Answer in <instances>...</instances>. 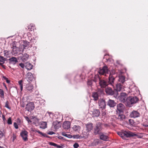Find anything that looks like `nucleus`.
<instances>
[{
  "mask_svg": "<svg viewBox=\"0 0 148 148\" xmlns=\"http://www.w3.org/2000/svg\"><path fill=\"white\" fill-rule=\"evenodd\" d=\"M25 66L27 70H31L33 67V65L29 63H26Z\"/></svg>",
  "mask_w": 148,
  "mask_h": 148,
  "instance_id": "33",
  "label": "nucleus"
},
{
  "mask_svg": "<svg viewBox=\"0 0 148 148\" xmlns=\"http://www.w3.org/2000/svg\"><path fill=\"white\" fill-rule=\"evenodd\" d=\"M109 70L106 66H104L101 69H100L99 71V73L100 75H106L108 73Z\"/></svg>",
  "mask_w": 148,
  "mask_h": 148,
  "instance_id": "5",
  "label": "nucleus"
},
{
  "mask_svg": "<svg viewBox=\"0 0 148 148\" xmlns=\"http://www.w3.org/2000/svg\"><path fill=\"white\" fill-rule=\"evenodd\" d=\"M2 117L3 120H4V119H5V117L4 115H2Z\"/></svg>",
  "mask_w": 148,
  "mask_h": 148,
  "instance_id": "58",
  "label": "nucleus"
},
{
  "mask_svg": "<svg viewBox=\"0 0 148 148\" xmlns=\"http://www.w3.org/2000/svg\"><path fill=\"white\" fill-rule=\"evenodd\" d=\"M62 135L69 138H71L72 137V135H71L66 134L65 132H62Z\"/></svg>",
  "mask_w": 148,
  "mask_h": 148,
  "instance_id": "37",
  "label": "nucleus"
},
{
  "mask_svg": "<svg viewBox=\"0 0 148 148\" xmlns=\"http://www.w3.org/2000/svg\"><path fill=\"white\" fill-rule=\"evenodd\" d=\"M116 103L114 101L109 99L107 102V105L111 108H113L116 105Z\"/></svg>",
  "mask_w": 148,
  "mask_h": 148,
  "instance_id": "17",
  "label": "nucleus"
},
{
  "mask_svg": "<svg viewBox=\"0 0 148 148\" xmlns=\"http://www.w3.org/2000/svg\"><path fill=\"white\" fill-rule=\"evenodd\" d=\"M100 138L102 140L106 141L108 140V136L107 135L103 133H101L100 135Z\"/></svg>",
  "mask_w": 148,
  "mask_h": 148,
  "instance_id": "19",
  "label": "nucleus"
},
{
  "mask_svg": "<svg viewBox=\"0 0 148 148\" xmlns=\"http://www.w3.org/2000/svg\"><path fill=\"white\" fill-rule=\"evenodd\" d=\"M127 95L125 92H122L120 95L118 97V99L121 102L123 103H125V104H127Z\"/></svg>",
  "mask_w": 148,
  "mask_h": 148,
  "instance_id": "3",
  "label": "nucleus"
},
{
  "mask_svg": "<svg viewBox=\"0 0 148 148\" xmlns=\"http://www.w3.org/2000/svg\"><path fill=\"white\" fill-rule=\"evenodd\" d=\"M7 123L9 125L12 124V121L11 117L9 118L7 121Z\"/></svg>",
  "mask_w": 148,
  "mask_h": 148,
  "instance_id": "42",
  "label": "nucleus"
},
{
  "mask_svg": "<svg viewBox=\"0 0 148 148\" xmlns=\"http://www.w3.org/2000/svg\"><path fill=\"white\" fill-rule=\"evenodd\" d=\"M4 135V134L3 132L1 131H0V140L2 138L3 136Z\"/></svg>",
  "mask_w": 148,
  "mask_h": 148,
  "instance_id": "45",
  "label": "nucleus"
},
{
  "mask_svg": "<svg viewBox=\"0 0 148 148\" xmlns=\"http://www.w3.org/2000/svg\"><path fill=\"white\" fill-rule=\"evenodd\" d=\"M0 148H5L3 146H0Z\"/></svg>",
  "mask_w": 148,
  "mask_h": 148,
  "instance_id": "60",
  "label": "nucleus"
},
{
  "mask_svg": "<svg viewBox=\"0 0 148 148\" xmlns=\"http://www.w3.org/2000/svg\"><path fill=\"white\" fill-rule=\"evenodd\" d=\"M49 144L50 145L54 146L57 148H63V146H60L56 144L53 142H49Z\"/></svg>",
  "mask_w": 148,
  "mask_h": 148,
  "instance_id": "31",
  "label": "nucleus"
},
{
  "mask_svg": "<svg viewBox=\"0 0 148 148\" xmlns=\"http://www.w3.org/2000/svg\"><path fill=\"white\" fill-rule=\"evenodd\" d=\"M143 126L145 127H148V125H143Z\"/></svg>",
  "mask_w": 148,
  "mask_h": 148,
  "instance_id": "57",
  "label": "nucleus"
},
{
  "mask_svg": "<svg viewBox=\"0 0 148 148\" xmlns=\"http://www.w3.org/2000/svg\"><path fill=\"white\" fill-rule=\"evenodd\" d=\"M98 103L100 108L103 109L106 108V104L105 100L103 99H100L98 101Z\"/></svg>",
  "mask_w": 148,
  "mask_h": 148,
  "instance_id": "6",
  "label": "nucleus"
},
{
  "mask_svg": "<svg viewBox=\"0 0 148 148\" xmlns=\"http://www.w3.org/2000/svg\"><path fill=\"white\" fill-rule=\"evenodd\" d=\"M55 134V133L53 131H50L48 133V134L49 135H52Z\"/></svg>",
  "mask_w": 148,
  "mask_h": 148,
  "instance_id": "52",
  "label": "nucleus"
},
{
  "mask_svg": "<svg viewBox=\"0 0 148 148\" xmlns=\"http://www.w3.org/2000/svg\"><path fill=\"white\" fill-rule=\"evenodd\" d=\"M6 82L8 83H9L10 82V80L8 79L6 80Z\"/></svg>",
  "mask_w": 148,
  "mask_h": 148,
  "instance_id": "55",
  "label": "nucleus"
},
{
  "mask_svg": "<svg viewBox=\"0 0 148 148\" xmlns=\"http://www.w3.org/2000/svg\"><path fill=\"white\" fill-rule=\"evenodd\" d=\"M27 81L29 82L32 81L33 79V75L31 73L29 72L27 73Z\"/></svg>",
  "mask_w": 148,
  "mask_h": 148,
  "instance_id": "23",
  "label": "nucleus"
},
{
  "mask_svg": "<svg viewBox=\"0 0 148 148\" xmlns=\"http://www.w3.org/2000/svg\"><path fill=\"white\" fill-rule=\"evenodd\" d=\"M5 60V58H4L3 56H0V65L3 67L4 66L3 64L4 63Z\"/></svg>",
  "mask_w": 148,
  "mask_h": 148,
  "instance_id": "34",
  "label": "nucleus"
},
{
  "mask_svg": "<svg viewBox=\"0 0 148 148\" xmlns=\"http://www.w3.org/2000/svg\"><path fill=\"white\" fill-rule=\"evenodd\" d=\"M125 108V107L124 105L121 103H119L117 104V110L119 111V112H123Z\"/></svg>",
  "mask_w": 148,
  "mask_h": 148,
  "instance_id": "13",
  "label": "nucleus"
},
{
  "mask_svg": "<svg viewBox=\"0 0 148 148\" xmlns=\"http://www.w3.org/2000/svg\"><path fill=\"white\" fill-rule=\"evenodd\" d=\"M23 81L21 80L18 82V83L20 86L21 90L22 91L23 89V85L22 84Z\"/></svg>",
  "mask_w": 148,
  "mask_h": 148,
  "instance_id": "38",
  "label": "nucleus"
},
{
  "mask_svg": "<svg viewBox=\"0 0 148 148\" xmlns=\"http://www.w3.org/2000/svg\"><path fill=\"white\" fill-rule=\"evenodd\" d=\"M92 97L95 101H97L98 99L99 95L97 92H94L92 93Z\"/></svg>",
  "mask_w": 148,
  "mask_h": 148,
  "instance_id": "26",
  "label": "nucleus"
},
{
  "mask_svg": "<svg viewBox=\"0 0 148 148\" xmlns=\"http://www.w3.org/2000/svg\"><path fill=\"white\" fill-rule=\"evenodd\" d=\"M53 126L54 128L56 129L60 128L61 125V123L60 122H58L57 121H54L53 123Z\"/></svg>",
  "mask_w": 148,
  "mask_h": 148,
  "instance_id": "15",
  "label": "nucleus"
},
{
  "mask_svg": "<svg viewBox=\"0 0 148 148\" xmlns=\"http://www.w3.org/2000/svg\"><path fill=\"white\" fill-rule=\"evenodd\" d=\"M14 127L16 129H18V125L17 124V123H16V122L14 123Z\"/></svg>",
  "mask_w": 148,
  "mask_h": 148,
  "instance_id": "48",
  "label": "nucleus"
},
{
  "mask_svg": "<svg viewBox=\"0 0 148 148\" xmlns=\"http://www.w3.org/2000/svg\"><path fill=\"white\" fill-rule=\"evenodd\" d=\"M40 128L44 129L47 127V123L46 122H42L40 125Z\"/></svg>",
  "mask_w": 148,
  "mask_h": 148,
  "instance_id": "32",
  "label": "nucleus"
},
{
  "mask_svg": "<svg viewBox=\"0 0 148 148\" xmlns=\"http://www.w3.org/2000/svg\"><path fill=\"white\" fill-rule=\"evenodd\" d=\"M105 91L107 94L109 95H112L114 93V92L112 88L110 87L106 88V89Z\"/></svg>",
  "mask_w": 148,
  "mask_h": 148,
  "instance_id": "21",
  "label": "nucleus"
},
{
  "mask_svg": "<svg viewBox=\"0 0 148 148\" xmlns=\"http://www.w3.org/2000/svg\"><path fill=\"white\" fill-rule=\"evenodd\" d=\"M1 114H2V112H1V111L0 110V117H1Z\"/></svg>",
  "mask_w": 148,
  "mask_h": 148,
  "instance_id": "59",
  "label": "nucleus"
},
{
  "mask_svg": "<svg viewBox=\"0 0 148 148\" xmlns=\"http://www.w3.org/2000/svg\"><path fill=\"white\" fill-rule=\"evenodd\" d=\"M102 129V123L100 122H97L94 127L93 132L95 134H98Z\"/></svg>",
  "mask_w": 148,
  "mask_h": 148,
  "instance_id": "2",
  "label": "nucleus"
},
{
  "mask_svg": "<svg viewBox=\"0 0 148 148\" xmlns=\"http://www.w3.org/2000/svg\"><path fill=\"white\" fill-rule=\"evenodd\" d=\"M118 95V93H117V95Z\"/></svg>",
  "mask_w": 148,
  "mask_h": 148,
  "instance_id": "63",
  "label": "nucleus"
},
{
  "mask_svg": "<svg viewBox=\"0 0 148 148\" xmlns=\"http://www.w3.org/2000/svg\"><path fill=\"white\" fill-rule=\"evenodd\" d=\"M71 123L70 122L66 121L64 122L63 125V127L64 129H68L70 127Z\"/></svg>",
  "mask_w": 148,
  "mask_h": 148,
  "instance_id": "20",
  "label": "nucleus"
},
{
  "mask_svg": "<svg viewBox=\"0 0 148 148\" xmlns=\"http://www.w3.org/2000/svg\"><path fill=\"white\" fill-rule=\"evenodd\" d=\"M100 111L99 110H94L92 112L93 116L94 117H98L100 115Z\"/></svg>",
  "mask_w": 148,
  "mask_h": 148,
  "instance_id": "22",
  "label": "nucleus"
},
{
  "mask_svg": "<svg viewBox=\"0 0 148 148\" xmlns=\"http://www.w3.org/2000/svg\"><path fill=\"white\" fill-rule=\"evenodd\" d=\"M3 52L5 56L7 57L8 55V51L7 50H4Z\"/></svg>",
  "mask_w": 148,
  "mask_h": 148,
  "instance_id": "46",
  "label": "nucleus"
},
{
  "mask_svg": "<svg viewBox=\"0 0 148 148\" xmlns=\"http://www.w3.org/2000/svg\"><path fill=\"white\" fill-rule=\"evenodd\" d=\"M35 27L34 25L30 24L28 27V29L30 31L34 30Z\"/></svg>",
  "mask_w": 148,
  "mask_h": 148,
  "instance_id": "35",
  "label": "nucleus"
},
{
  "mask_svg": "<svg viewBox=\"0 0 148 148\" xmlns=\"http://www.w3.org/2000/svg\"><path fill=\"white\" fill-rule=\"evenodd\" d=\"M42 101V100L41 101ZM40 102H41V101H39V100H38V101H37V102H36V103H39L40 104H39V105H41V104H40L41 103Z\"/></svg>",
  "mask_w": 148,
  "mask_h": 148,
  "instance_id": "54",
  "label": "nucleus"
},
{
  "mask_svg": "<svg viewBox=\"0 0 148 148\" xmlns=\"http://www.w3.org/2000/svg\"><path fill=\"white\" fill-rule=\"evenodd\" d=\"M80 136L79 135H73V137L74 138H79Z\"/></svg>",
  "mask_w": 148,
  "mask_h": 148,
  "instance_id": "44",
  "label": "nucleus"
},
{
  "mask_svg": "<svg viewBox=\"0 0 148 148\" xmlns=\"http://www.w3.org/2000/svg\"><path fill=\"white\" fill-rule=\"evenodd\" d=\"M86 128L87 132H89L93 129V124L92 123H90L86 124Z\"/></svg>",
  "mask_w": 148,
  "mask_h": 148,
  "instance_id": "14",
  "label": "nucleus"
},
{
  "mask_svg": "<svg viewBox=\"0 0 148 148\" xmlns=\"http://www.w3.org/2000/svg\"><path fill=\"white\" fill-rule=\"evenodd\" d=\"M98 78L99 85L101 88H105L108 84V83L104 80L101 79L99 77Z\"/></svg>",
  "mask_w": 148,
  "mask_h": 148,
  "instance_id": "8",
  "label": "nucleus"
},
{
  "mask_svg": "<svg viewBox=\"0 0 148 148\" xmlns=\"http://www.w3.org/2000/svg\"><path fill=\"white\" fill-rule=\"evenodd\" d=\"M79 146L78 144L77 143H75L73 145L74 148H77Z\"/></svg>",
  "mask_w": 148,
  "mask_h": 148,
  "instance_id": "50",
  "label": "nucleus"
},
{
  "mask_svg": "<svg viewBox=\"0 0 148 148\" xmlns=\"http://www.w3.org/2000/svg\"><path fill=\"white\" fill-rule=\"evenodd\" d=\"M35 108L34 105L33 103L30 102L26 105V109L28 111H31L34 110Z\"/></svg>",
  "mask_w": 148,
  "mask_h": 148,
  "instance_id": "7",
  "label": "nucleus"
},
{
  "mask_svg": "<svg viewBox=\"0 0 148 148\" xmlns=\"http://www.w3.org/2000/svg\"><path fill=\"white\" fill-rule=\"evenodd\" d=\"M117 134L123 139H125L127 137L138 136L137 134L130 132H128L125 131L119 132Z\"/></svg>",
  "mask_w": 148,
  "mask_h": 148,
  "instance_id": "1",
  "label": "nucleus"
},
{
  "mask_svg": "<svg viewBox=\"0 0 148 148\" xmlns=\"http://www.w3.org/2000/svg\"><path fill=\"white\" fill-rule=\"evenodd\" d=\"M127 102L126 106L129 107H131L132 104L137 103L138 101V99L136 97H128Z\"/></svg>",
  "mask_w": 148,
  "mask_h": 148,
  "instance_id": "4",
  "label": "nucleus"
},
{
  "mask_svg": "<svg viewBox=\"0 0 148 148\" xmlns=\"http://www.w3.org/2000/svg\"><path fill=\"white\" fill-rule=\"evenodd\" d=\"M18 52V49L15 46H13L12 47V53L14 54H17Z\"/></svg>",
  "mask_w": 148,
  "mask_h": 148,
  "instance_id": "29",
  "label": "nucleus"
},
{
  "mask_svg": "<svg viewBox=\"0 0 148 148\" xmlns=\"http://www.w3.org/2000/svg\"><path fill=\"white\" fill-rule=\"evenodd\" d=\"M118 83H121L122 84H124L125 82V77L122 75L119 76L118 79Z\"/></svg>",
  "mask_w": 148,
  "mask_h": 148,
  "instance_id": "27",
  "label": "nucleus"
},
{
  "mask_svg": "<svg viewBox=\"0 0 148 148\" xmlns=\"http://www.w3.org/2000/svg\"><path fill=\"white\" fill-rule=\"evenodd\" d=\"M27 134L28 132L25 130L22 131L20 134L23 140L25 141H26L28 140Z\"/></svg>",
  "mask_w": 148,
  "mask_h": 148,
  "instance_id": "12",
  "label": "nucleus"
},
{
  "mask_svg": "<svg viewBox=\"0 0 148 148\" xmlns=\"http://www.w3.org/2000/svg\"><path fill=\"white\" fill-rule=\"evenodd\" d=\"M73 130L75 132H79L81 127L79 125H74L72 128Z\"/></svg>",
  "mask_w": 148,
  "mask_h": 148,
  "instance_id": "25",
  "label": "nucleus"
},
{
  "mask_svg": "<svg viewBox=\"0 0 148 148\" xmlns=\"http://www.w3.org/2000/svg\"><path fill=\"white\" fill-rule=\"evenodd\" d=\"M129 122L130 124L132 125H134V121L132 119H130L129 120Z\"/></svg>",
  "mask_w": 148,
  "mask_h": 148,
  "instance_id": "41",
  "label": "nucleus"
},
{
  "mask_svg": "<svg viewBox=\"0 0 148 148\" xmlns=\"http://www.w3.org/2000/svg\"><path fill=\"white\" fill-rule=\"evenodd\" d=\"M10 63L11 64H15L16 62H18V61L16 58L14 57H12L9 59Z\"/></svg>",
  "mask_w": 148,
  "mask_h": 148,
  "instance_id": "24",
  "label": "nucleus"
},
{
  "mask_svg": "<svg viewBox=\"0 0 148 148\" xmlns=\"http://www.w3.org/2000/svg\"><path fill=\"white\" fill-rule=\"evenodd\" d=\"M3 78L4 79H5V80H6V79H8V78H7V77H5V76H3Z\"/></svg>",
  "mask_w": 148,
  "mask_h": 148,
  "instance_id": "56",
  "label": "nucleus"
},
{
  "mask_svg": "<svg viewBox=\"0 0 148 148\" xmlns=\"http://www.w3.org/2000/svg\"><path fill=\"white\" fill-rule=\"evenodd\" d=\"M125 118V115L123 114H119L117 119L120 121H123Z\"/></svg>",
  "mask_w": 148,
  "mask_h": 148,
  "instance_id": "30",
  "label": "nucleus"
},
{
  "mask_svg": "<svg viewBox=\"0 0 148 148\" xmlns=\"http://www.w3.org/2000/svg\"><path fill=\"white\" fill-rule=\"evenodd\" d=\"M103 125L104 126L106 127H109V126H110L108 124H106V123H104V124L102 123V125Z\"/></svg>",
  "mask_w": 148,
  "mask_h": 148,
  "instance_id": "51",
  "label": "nucleus"
},
{
  "mask_svg": "<svg viewBox=\"0 0 148 148\" xmlns=\"http://www.w3.org/2000/svg\"><path fill=\"white\" fill-rule=\"evenodd\" d=\"M140 114L137 111L133 110L131 112L130 114V116L131 118H136L140 116Z\"/></svg>",
  "mask_w": 148,
  "mask_h": 148,
  "instance_id": "11",
  "label": "nucleus"
},
{
  "mask_svg": "<svg viewBox=\"0 0 148 148\" xmlns=\"http://www.w3.org/2000/svg\"><path fill=\"white\" fill-rule=\"evenodd\" d=\"M19 65L22 68H23L24 67V64L22 63H20L19 64Z\"/></svg>",
  "mask_w": 148,
  "mask_h": 148,
  "instance_id": "53",
  "label": "nucleus"
},
{
  "mask_svg": "<svg viewBox=\"0 0 148 148\" xmlns=\"http://www.w3.org/2000/svg\"><path fill=\"white\" fill-rule=\"evenodd\" d=\"M34 86L33 85L31 84H28L26 85L25 89V91L31 93L33 91Z\"/></svg>",
  "mask_w": 148,
  "mask_h": 148,
  "instance_id": "10",
  "label": "nucleus"
},
{
  "mask_svg": "<svg viewBox=\"0 0 148 148\" xmlns=\"http://www.w3.org/2000/svg\"><path fill=\"white\" fill-rule=\"evenodd\" d=\"M99 142L97 140H94L91 143L92 146H96L98 145Z\"/></svg>",
  "mask_w": 148,
  "mask_h": 148,
  "instance_id": "36",
  "label": "nucleus"
},
{
  "mask_svg": "<svg viewBox=\"0 0 148 148\" xmlns=\"http://www.w3.org/2000/svg\"><path fill=\"white\" fill-rule=\"evenodd\" d=\"M48 113H49V114H51V113H50V112H48Z\"/></svg>",
  "mask_w": 148,
  "mask_h": 148,
  "instance_id": "61",
  "label": "nucleus"
},
{
  "mask_svg": "<svg viewBox=\"0 0 148 148\" xmlns=\"http://www.w3.org/2000/svg\"><path fill=\"white\" fill-rule=\"evenodd\" d=\"M4 96V91L1 89H0V96L1 98H3Z\"/></svg>",
  "mask_w": 148,
  "mask_h": 148,
  "instance_id": "39",
  "label": "nucleus"
},
{
  "mask_svg": "<svg viewBox=\"0 0 148 148\" xmlns=\"http://www.w3.org/2000/svg\"><path fill=\"white\" fill-rule=\"evenodd\" d=\"M115 79V78L114 76L112 75L111 73L109 75V82H108L109 83V84H111L112 86H113L114 85V81Z\"/></svg>",
  "mask_w": 148,
  "mask_h": 148,
  "instance_id": "18",
  "label": "nucleus"
},
{
  "mask_svg": "<svg viewBox=\"0 0 148 148\" xmlns=\"http://www.w3.org/2000/svg\"><path fill=\"white\" fill-rule=\"evenodd\" d=\"M92 80L88 81L87 82V84L88 85L91 86L92 85Z\"/></svg>",
  "mask_w": 148,
  "mask_h": 148,
  "instance_id": "47",
  "label": "nucleus"
},
{
  "mask_svg": "<svg viewBox=\"0 0 148 148\" xmlns=\"http://www.w3.org/2000/svg\"><path fill=\"white\" fill-rule=\"evenodd\" d=\"M139 137H140V138H141V137H140V136H138Z\"/></svg>",
  "mask_w": 148,
  "mask_h": 148,
  "instance_id": "62",
  "label": "nucleus"
},
{
  "mask_svg": "<svg viewBox=\"0 0 148 148\" xmlns=\"http://www.w3.org/2000/svg\"><path fill=\"white\" fill-rule=\"evenodd\" d=\"M124 84H122L121 83H118L117 84H116V91L117 92L120 91H124V86L123 85Z\"/></svg>",
  "mask_w": 148,
  "mask_h": 148,
  "instance_id": "9",
  "label": "nucleus"
},
{
  "mask_svg": "<svg viewBox=\"0 0 148 148\" xmlns=\"http://www.w3.org/2000/svg\"><path fill=\"white\" fill-rule=\"evenodd\" d=\"M37 132L39 134H41L42 136L45 137H49L46 134H43L41 132L39 131H37Z\"/></svg>",
  "mask_w": 148,
  "mask_h": 148,
  "instance_id": "40",
  "label": "nucleus"
},
{
  "mask_svg": "<svg viewBox=\"0 0 148 148\" xmlns=\"http://www.w3.org/2000/svg\"><path fill=\"white\" fill-rule=\"evenodd\" d=\"M29 55L27 53H25L24 54L22 55L21 56V59L23 61H25L27 60L29 58Z\"/></svg>",
  "mask_w": 148,
  "mask_h": 148,
  "instance_id": "28",
  "label": "nucleus"
},
{
  "mask_svg": "<svg viewBox=\"0 0 148 148\" xmlns=\"http://www.w3.org/2000/svg\"><path fill=\"white\" fill-rule=\"evenodd\" d=\"M25 118L26 120L28 121L29 123H32L33 121L34 120L36 122H38V119L33 116L31 117L30 120L29 119V118L27 116H25Z\"/></svg>",
  "mask_w": 148,
  "mask_h": 148,
  "instance_id": "16",
  "label": "nucleus"
},
{
  "mask_svg": "<svg viewBox=\"0 0 148 148\" xmlns=\"http://www.w3.org/2000/svg\"><path fill=\"white\" fill-rule=\"evenodd\" d=\"M5 107L8 109H10V108L9 107L8 101H6L5 103Z\"/></svg>",
  "mask_w": 148,
  "mask_h": 148,
  "instance_id": "49",
  "label": "nucleus"
},
{
  "mask_svg": "<svg viewBox=\"0 0 148 148\" xmlns=\"http://www.w3.org/2000/svg\"><path fill=\"white\" fill-rule=\"evenodd\" d=\"M103 92V88L101 89H98L97 93H98L99 94H102Z\"/></svg>",
  "mask_w": 148,
  "mask_h": 148,
  "instance_id": "43",
  "label": "nucleus"
}]
</instances>
